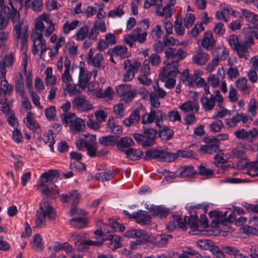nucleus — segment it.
Listing matches in <instances>:
<instances>
[{"mask_svg": "<svg viewBox=\"0 0 258 258\" xmlns=\"http://www.w3.org/2000/svg\"><path fill=\"white\" fill-rule=\"evenodd\" d=\"M62 122L63 124L71 125L72 123L77 119L76 116L74 113L68 112L63 113L61 115Z\"/></svg>", "mask_w": 258, "mask_h": 258, "instance_id": "nucleus-54", "label": "nucleus"}, {"mask_svg": "<svg viewBox=\"0 0 258 258\" xmlns=\"http://www.w3.org/2000/svg\"><path fill=\"white\" fill-rule=\"evenodd\" d=\"M216 45V41L214 40L211 31L205 33L201 41V45L208 50H212Z\"/></svg>", "mask_w": 258, "mask_h": 258, "instance_id": "nucleus-21", "label": "nucleus"}, {"mask_svg": "<svg viewBox=\"0 0 258 258\" xmlns=\"http://www.w3.org/2000/svg\"><path fill=\"white\" fill-rule=\"evenodd\" d=\"M173 7L166 5L163 8H157L156 14L157 16L164 17V19H168L170 18L173 14Z\"/></svg>", "mask_w": 258, "mask_h": 258, "instance_id": "nucleus-29", "label": "nucleus"}, {"mask_svg": "<svg viewBox=\"0 0 258 258\" xmlns=\"http://www.w3.org/2000/svg\"><path fill=\"white\" fill-rule=\"evenodd\" d=\"M222 250L228 254L233 256L235 258H248L240 253L239 250L233 246H224L222 248Z\"/></svg>", "mask_w": 258, "mask_h": 258, "instance_id": "nucleus-35", "label": "nucleus"}, {"mask_svg": "<svg viewBox=\"0 0 258 258\" xmlns=\"http://www.w3.org/2000/svg\"><path fill=\"white\" fill-rule=\"evenodd\" d=\"M43 31L33 29L31 35L33 42L32 52L34 55H36L38 52L39 49L40 50V58L47 49L46 40L43 36Z\"/></svg>", "mask_w": 258, "mask_h": 258, "instance_id": "nucleus-10", "label": "nucleus"}, {"mask_svg": "<svg viewBox=\"0 0 258 258\" xmlns=\"http://www.w3.org/2000/svg\"><path fill=\"white\" fill-rule=\"evenodd\" d=\"M201 103L203 108L205 111H211L215 106L216 100L214 94H210V97L206 94H203L201 98Z\"/></svg>", "mask_w": 258, "mask_h": 258, "instance_id": "nucleus-20", "label": "nucleus"}, {"mask_svg": "<svg viewBox=\"0 0 258 258\" xmlns=\"http://www.w3.org/2000/svg\"><path fill=\"white\" fill-rule=\"evenodd\" d=\"M153 91L150 93V94H154L155 96L163 99L166 95V92L161 88L159 85L158 81H156L153 86Z\"/></svg>", "mask_w": 258, "mask_h": 258, "instance_id": "nucleus-49", "label": "nucleus"}, {"mask_svg": "<svg viewBox=\"0 0 258 258\" xmlns=\"http://www.w3.org/2000/svg\"><path fill=\"white\" fill-rule=\"evenodd\" d=\"M141 66V63L138 61L132 62L130 59H126L123 62V68L125 71L123 74L122 81L127 82L132 81L135 77V73Z\"/></svg>", "mask_w": 258, "mask_h": 258, "instance_id": "nucleus-13", "label": "nucleus"}, {"mask_svg": "<svg viewBox=\"0 0 258 258\" xmlns=\"http://www.w3.org/2000/svg\"><path fill=\"white\" fill-rule=\"evenodd\" d=\"M79 69V85L81 88H85L89 81L91 76V74L88 72L87 70H85L82 66H80Z\"/></svg>", "mask_w": 258, "mask_h": 258, "instance_id": "nucleus-28", "label": "nucleus"}, {"mask_svg": "<svg viewBox=\"0 0 258 258\" xmlns=\"http://www.w3.org/2000/svg\"><path fill=\"white\" fill-rule=\"evenodd\" d=\"M140 110L136 109L131 114L129 117L123 120V124L127 127L138 123L140 119Z\"/></svg>", "mask_w": 258, "mask_h": 258, "instance_id": "nucleus-31", "label": "nucleus"}, {"mask_svg": "<svg viewBox=\"0 0 258 258\" xmlns=\"http://www.w3.org/2000/svg\"><path fill=\"white\" fill-rule=\"evenodd\" d=\"M123 14V6L119 5L115 10L109 11L108 16L111 18L120 17Z\"/></svg>", "mask_w": 258, "mask_h": 258, "instance_id": "nucleus-64", "label": "nucleus"}, {"mask_svg": "<svg viewBox=\"0 0 258 258\" xmlns=\"http://www.w3.org/2000/svg\"><path fill=\"white\" fill-rule=\"evenodd\" d=\"M56 217L54 209L46 201L40 203V207L36 213V225L37 227H42L44 225L47 217L49 220H53Z\"/></svg>", "mask_w": 258, "mask_h": 258, "instance_id": "nucleus-6", "label": "nucleus"}, {"mask_svg": "<svg viewBox=\"0 0 258 258\" xmlns=\"http://www.w3.org/2000/svg\"><path fill=\"white\" fill-rule=\"evenodd\" d=\"M124 236L129 238H139L144 241L151 242L150 234L141 229H133L127 231L124 233Z\"/></svg>", "mask_w": 258, "mask_h": 258, "instance_id": "nucleus-19", "label": "nucleus"}, {"mask_svg": "<svg viewBox=\"0 0 258 258\" xmlns=\"http://www.w3.org/2000/svg\"><path fill=\"white\" fill-rule=\"evenodd\" d=\"M165 56L168 60H171L168 64L178 67V62L184 59L186 56V52L181 48L177 49L170 47H167L164 51Z\"/></svg>", "mask_w": 258, "mask_h": 258, "instance_id": "nucleus-12", "label": "nucleus"}, {"mask_svg": "<svg viewBox=\"0 0 258 258\" xmlns=\"http://www.w3.org/2000/svg\"><path fill=\"white\" fill-rule=\"evenodd\" d=\"M122 151L125 152L126 157L132 160H138L142 154V152L141 150L133 148H129L125 151L122 150Z\"/></svg>", "mask_w": 258, "mask_h": 258, "instance_id": "nucleus-41", "label": "nucleus"}, {"mask_svg": "<svg viewBox=\"0 0 258 258\" xmlns=\"http://www.w3.org/2000/svg\"><path fill=\"white\" fill-rule=\"evenodd\" d=\"M89 27L88 26H83L80 28L76 34L77 40H83L87 37L89 33Z\"/></svg>", "mask_w": 258, "mask_h": 258, "instance_id": "nucleus-58", "label": "nucleus"}, {"mask_svg": "<svg viewBox=\"0 0 258 258\" xmlns=\"http://www.w3.org/2000/svg\"><path fill=\"white\" fill-rule=\"evenodd\" d=\"M1 85L0 89L5 97L10 96L12 91V85L9 84L5 79L1 81Z\"/></svg>", "mask_w": 258, "mask_h": 258, "instance_id": "nucleus-56", "label": "nucleus"}, {"mask_svg": "<svg viewBox=\"0 0 258 258\" xmlns=\"http://www.w3.org/2000/svg\"><path fill=\"white\" fill-rule=\"evenodd\" d=\"M58 173L56 170H49L42 174L40 177L39 182L37 184L38 188L43 187L41 190L43 194L55 198L58 195L56 185L52 186L51 188L47 186L46 183L50 182L53 183L56 182L58 178Z\"/></svg>", "mask_w": 258, "mask_h": 258, "instance_id": "nucleus-4", "label": "nucleus"}, {"mask_svg": "<svg viewBox=\"0 0 258 258\" xmlns=\"http://www.w3.org/2000/svg\"><path fill=\"white\" fill-rule=\"evenodd\" d=\"M142 134L144 138V142L142 143V146L146 147L152 146L156 137V130L151 128H144Z\"/></svg>", "mask_w": 258, "mask_h": 258, "instance_id": "nucleus-18", "label": "nucleus"}, {"mask_svg": "<svg viewBox=\"0 0 258 258\" xmlns=\"http://www.w3.org/2000/svg\"><path fill=\"white\" fill-rule=\"evenodd\" d=\"M103 241H80L76 244L80 250H84L87 248L89 246L93 245L96 246H101L104 244L112 250L121 246L120 243L121 237L117 235L109 234L106 237L103 238Z\"/></svg>", "mask_w": 258, "mask_h": 258, "instance_id": "nucleus-5", "label": "nucleus"}, {"mask_svg": "<svg viewBox=\"0 0 258 258\" xmlns=\"http://www.w3.org/2000/svg\"><path fill=\"white\" fill-rule=\"evenodd\" d=\"M136 221L142 225H149L151 222V217L146 211H139L134 216Z\"/></svg>", "mask_w": 258, "mask_h": 258, "instance_id": "nucleus-23", "label": "nucleus"}, {"mask_svg": "<svg viewBox=\"0 0 258 258\" xmlns=\"http://www.w3.org/2000/svg\"><path fill=\"white\" fill-rule=\"evenodd\" d=\"M99 222L102 224L104 232L106 233L113 232L117 231L122 232L125 230L124 226L115 221H112V224L109 223L106 225L103 224L102 220H100Z\"/></svg>", "mask_w": 258, "mask_h": 258, "instance_id": "nucleus-26", "label": "nucleus"}, {"mask_svg": "<svg viewBox=\"0 0 258 258\" xmlns=\"http://www.w3.org/2000/svg\"><path fill=\"white\" fill-rule=\"evenodd\" d=\"M107 125L110 131L114 134H120L122 132V126L116 123L113 117H110L108 118Z\"/></svg>", "mask_w": 258, "mask_h": 258, "instance_id": "nucleus-33", "label": "nucleus"}, {"mask_svg": "<svg viewBox=\"0 0 258 258\" xmlns=\"http://www.w3.org/2000/svg\"><path fill=\"white\" fill-rule=\"evenodd\" d=\"M151 210L153 212V216H156L160 218L165 217L168 214V210L162 206H153L151 208Z\"/></svg>", "mask_w": 258, "mask_h": 258, "instance_id": "nucleus-45", "label": "nucleus"}, {"mask_svg": "<svg viewBox=\"0 0 258 258\" xmlns=\"http://www.w3.org/2000/svg\"><path fill=\"white\" fill-rule=\"evenodd\" d=\"M116 91L125 103L131 102L137 94L136 89L133 88L131 85L126 84L119 85Z\"/></svg>", "mask_w": 258, "mask_h": 258, "instance_id": "nucleus-14", "label": "nucleus"}, {"mask_svg": "<svg viewBox=\"0 0 258 258\" xmlns=\"http://www.w3.org/2000/svg\"><path fill=\"white\" fill-rule=\"evenodd\" d=\"M181 79L185 85L191 87L194 84V75H189L188 69H185L182 72Z\"/></svg>", "mask_w": 258, "mask_h": 258, "instance_id": "nucleus-46", "label": "nucleus"}, {"mask_svg": "<svg viewBox=\"0 0 258 258\" xmlns=\"http://www.w3.org/2000/svg\"><path fill=\"white\" fill-rule=\"evenodd\" d=\"M165 118L166 115L162 110L151 109L149 113H145L142 115L141 123L143 124H150L155 121L156 126L162 128L163 121Z\"/></svg>", "mask_w": 258, "mask_h": 258, "instance_id": "nucleus-11", "label": "nucleus"}, {"mask_svg": "<svg viewBox=\"0 0 258 258\" xmlns=\"http://www.w3.org/2000/svg\"><path fill=\"white\" fill-rule=\"evenodd\" d=\"M181 17L177 18L174 22V30L178 35H182L184 33V28L182 26Z\"/></svg>", "mask_w": 258, "mask_h": 258, "instance_id": "nucleus-62", "label": "nucleus"}, {"mask_svg": "<svg viewBox=\"0 0 258 258\" xmlns=\"http://www.w3.org/2000/svg\"><path fill=\"white\" fill-rule=\"evenodd\" d=\"M199 171L197 173L201 176L209 178L213 175V171L209 168H206L203 164L198 167Z\"/></svg>", "mask_w": 258, "mask_h": 258, "instance_id": "nucleus-61", "label": "nucleus"}, {"mask_svg": "<svg viewBox=\"0 0 258 258\" xmlns=\"http://www.w3.org/2000/svg\"><path fill=\"white\" fill-rule=\"evenodd\" d=\"M151 242L153 243V245L154 246L158 247H164L166 246L168 241L166 240L165 238L164 234H158L153 239L151 238Z\"/></svg>", "mask_w": 258, "mask_h": 258, "instance_id": "nucleus-39", "label": "nucleus"}, {"mask_svg": "<svg viewBox=\"0 0 258 258\" xmlns=\"http://www.w3.org/2000/svg\"><path fill=\"white\" fill-rule=\"evenodd\" d=\"M45 74L46 85H53L55 84L56 77L52 75V69L51 68H47L45 71Z\"/></svg>", "mask_w": 258, "mask_h": 258, "instance_id": "nucleus-51", "label": "nucleus"}, {"mask_svg": "<svg viewBox=\"0 0 258 258\" xmlns=\"http://www.w3.org/2000/svg\"><path fill=\"white\" fill-rule=\"evenodd\" d=\"M60 198L62 203L72 201V207L70 210L71 216L74 217H82L81 216H84L86 214V212L84 210L76 207L80 199V195L77 190H73L71 192H69L68 194L60 195Z\"/></svg>", "mask_w": 258, "mask_h": 258, "instance_id": "nucleus-9", "label": "nucleus"}, {"mask_svg": "<svg viewBox=\"0 0 258 258\" xmlns=\"http://www.w3.org/2000/svg\"><path fill=\"white\" fill-rule=\"evenodd\" d=\"M209 54L202 51H199L196 55H194L192 61L198 65L203 66L210 59Z\"/></svg>", "mask_w": 258, "mask_h": 258, "instance_id": "nucleus-30", "label": "nucleus"}, {"mask_svg": "<svg viewBox=\"0 0 258 258\" xmlns=\"http://www.w3.org/2000/svg\"><path fill=\"white\" fill-rule=\"evenodd\" d=\"M113 94V90L110 86L108 87L105 90L101 89L96 92V96L98 98H108L111 99Z\"/></svg>", "mask_w": 258, "mask_h": 258, "instance_id": "nucleus-50", "label": "nucleus"}, {"mask_svg": "<svg viewBox=\"0 0 258 258\" xmlns=\"http://www.w3.org/2000/svg\"><path fill=\"white\" fill-rule=\"evenodd\" d=\"M141 31L142 29L140 28H137L134 30L132 34L135 37L136 41L142 43L146 40L147 32L145 31L141 33Z\"/></svg>", "mask_w": 258, "mask_h": 258, "instance_id": "nucleus-44", "label": "nucleus"}, {"mask_svg": "<svg viewBox=\"0 0 258 258\" xmlns=\"http://www.w3.org/2000/svg\"><path fill=\"white\" fill-rule=\"evenodd\" d=\"M16 91L22 97H24L25 90L24 79L21 74H19L16 81Z\"/></svg>", "mask_w": 258, "mask_h": 258, "instance_id": "nucleus-42", "label": "nucleus"}, {"mask_svg": "<svg viewBox=\"0 0 258 258\" xmlns=\"http://www.w3.org/2000/svg\"><path fill=\"white\" fill-rule=\"evenodd\" d=\"M70 224L77 228H82L87 225V219L83 217H75L70 220Z\"/></svg>", "mask_w": 258, "mask_h": 258, "instance_id": "nucleus-37", "label": "nucleus"}, {"mask_svg": "<svg viewBox=\"0 0 258 258\" xmlns=\"http://www.w3.org/2000/svg\"><path fill=\"white\" fill-rule=\"evenodd\" d=\"M209 215L210 217H215V220L218 222L224 223L225 221H228L233 223L236 221V214L234 212L229 214L227 219H226L227 212L223 214L222 212L214 211L210 212Z\"/></svg>", "mask_w": 258, "mask_h": 258, "instance_id": "nucleus-17", "label": "nucleus"}, {"mask_svg": "<svg viewBox=\"0 0 258 258\" xmlns=\"http://www.w3.org/2000/svg\"><path fill=\"white\" fill-rule=\"evenodd\" d=\"M163 34V31L162 29L161 26L157 25L152 29L151 32L150 33V35L152 37V38L157 40L160 39Z\"/></svg>", "mask_w": 258, "mask_h": 258, "instance_id": "nucleus-60", "label": "nucleus"}, {"mask_svg": "<svg viewBox=\"0 0 258 258\" xmlns=\"http://www.w3.org/2000/svg\"><path fill=\"white\" fill-rule=\"evenodd\" d=\"M79 21L78 20H74L71 23L68 21L66 22L62 26V31L64 34H68L72 30L76 29L78 26Z\"/></svg>", "mask_w": 258, "mask_h": 258, "instance_id": "nucleus-55", "label": "nucleus"}, {"mask_svg": "<svg viewBox=\"0 0 258 258\" xmlns=\"http://www.w3.org/2000/svg\"><path fill=\"white\" fill-rule=\"evenodd\" d=\"M176 176L181 178H191L197 174V171L192 166L181 167L176 171Z\"/></svg>", "mask_w": 258, "mask_h": 258, "instance_id": "nucleus-22", "label": "nucleus"}, {"mask_svg": "<svg viewBox=\"0 0 258 258\" xmlns=\"http://www.w3.org/2000/svg\"><path fill=\"white\" fill-rule=\"evenodd\" d=\"M70 127L71 130L74 132H80L85 127V122L82 119L77 118Z\"/></svg>", "mask_w": 258, "mask_h": 258, "instance_id": "nucleus-59", "label": "nucleus"}, {"mask_svg": "<svg viewBox=\"0 0 258 258\" xmlns=\"http://www.w3.org/2000/svg\"><path fill=\"white\" fill-rule=\"evenodd\" d=\"M11 9L8 6H5L0 10V30H4L7 28L9 23V19H11L14 25L16 45L18 46L19 40H21V49H25L28 34L27 30L21 33L23 22L20 19V13L13 5H11Z\"/></svg>", "mask_w": 258, "mask_h": 258, "instance_id": "nucleus-1", "label": "nucleus"}, {"mask_svg": "<svg viewBox=\"0 0 258 258\" xmlns=\"http://www.w3.org/2000/svg\"><path fill=\"white\" fill-rule=\"evenodd\" d=\"M90 62V64L95 68L104 67L105 62L102 54L101 53L96 54Z\"/></svg>", "mask_w": 258, "mask_h": 258, "instance_id": "nucleus-47", "label": "nucleus"}, {"mask_svg": "<svg viewBox=\"0 0 258 258\" xmlns=\"http://www.w3.org/2000/svg\"><path fill=\"white\" fill-rule=\"evenodd\" d=\"M213 53L216 55L215 58L219 61L225 60L228 55V51L224 47L216 48Z\"/></svg>", "mask_w": 258, "mask_h": 258, "instance_id": "nucleus-52", "label": "nucleus"}, {"mask_svg": "<svg viewBox=\"0 0 258 258\" xmlns=\"http://www.w3.org/2000/svg\"><path fill=\"white\" fill-rule=\"evenodd\" d=\"M195 153L193 150H179L176 153L167 152L165 149L158 148L146 151L144 159L145 160L157 159L160 162H171L178 157L187 158H195Z\"/></svg>", "mask_w": 258, "mask_h": 258, "instance_id": "nucleus-2", "label": "nucleus"}, {"mask_svg": "<svg viewBox=\"0 0 258 258\" xmlns=\"http://www.w3.org/2000/svg\"><path fill=\"white\" fill-rule=\"evenodd\" d=\"M179 108L184 112L192 111L197 113L199 109V105L197 101L190 100L180 105Z\"/></svg>", "mask_w": 258, "mask_h": 258, "instance_id": "nucleus-24", "label": "nucleus"}, {"mask_svg": "<svg viewBox=\"0 0 258 258\" xmlns=\"http://www.w3.org/2000/svg\"><path fill=\"white\" fill-rule=\"evenodd\" d=\"M72 105L74 108L81 112H88L94 108L93 105L84 95H81L74 98Z\"/></svg>", "mask_w": 258, "mask_h": 258, "instance_id": "nucleus-15", "label": "nucleus"}, {"mask_svg": "<svg viewBox=\"0 0 258 258\" xmlns=\"http://www.w3.org/2000/svg\"><path fill=\"white\" fill-rule=\"evenodd\" d=\"M247 80L244 78H241L238 79L236 82V86L237 88L244 93L249 92L250 86L247 85Z\"/></svg>", "mask_w": 258, "mask_h": 258, "instance_id": "nucleus-48", "label": "nucleus"}, {"mask_svg": "<svg viewBox=\"0 0 258 258\" xmlns=\"http://www.w3.org/2000/svg\"><path fill=\"white\" fill-rule=\"evenodd\" d=\"M248 46L243 42H241L234 50L236 51L237 54L239 58H243L245 60H247L248 59Z\"/></svg>", "mask_w": 258, "mask_h": 258, "instance_id": "nucleus-38", "label": "nucleus"}, {"mask_svg": "<svg viewBox=\"0 0 258 258\" xmlns=\"http://www.w3.org/2000/svg\"><path fill=\"white\" fill-rule=\"evenodd\" d=\"M43 140L45 144L49 143V147L50 150L53 152V145L54 144L53 133L51 131H49L47 133L44 134Z\"/></svg>", "mask_w": 258, "mask_h": 258, "instance_id": "nucleus-53", "label": "nucleus"}, {"mask_svg": "<svg viewBox=\"0 0 258 258\" xmlns=\"http://www.w3.org/2000/svg\"><path fill=\"white\" fill-rule=\"evenodd\" d=\"M230 13V9L227 6H224L223 8L221 7L220 11H217L216 13L215 16L218 20L227 22L229 21L228 19V14Z\"/></svg>", "mask_w": 258, "mask_h": 258, "instance_id": "nucleus-43", "label": "nucleus"}, {"mask_svg": "<svg viewBox=\"0 0 258 258\" xmlns=\"http://www.w3.org/2000/svg\"><path fill=\"white\" fill-rule=\"evenodd\" d=\"M64 72L62 74L61 80L66 84V87L70 86V82L72 81V77L70 73L71 61L68 57L65 58L64 62Z\"/></svg>", "mask_w": 258, "mask_h": 258, "instance_id": "nucleus-27", "label": "nucleus"}, {"mask_svg": "<svg viewBox=\"0 0 258 258\" xmlns=\"http://www.w3.org/2000/svg\"><path fill=\"white\" fill-rule=\"evenodd\" d=\"M42 239L40 234H36L32 243V247L36 250H41L43 248Z\"/></svg>", "mask_w": 258, "mask_h": 258, "instance_id": "nucleus-57", "label": "nucleus"}, {"mask_svg": "<svg viewBox=\"0 0 258 258\" xmlns=\"http://www.w3.org/2000/svg\"><path fill=\"white\" fill-rule=\"evenodd\" d=\"M25 6L31 8L35 12H40L43 7L42 0H25Z\"/></svg>", "mask_w": 258, "mask_h": 258, "instance_id": "nucleus-34", "label": "nucleus"}, {"mask_svg": "<svg viewBox=\"0 0 258 258\" xmlns=\"http://www.w3.org/2000/svg\"><path fill=\"white\" fill-rule=\"evenodd\" d=\"M50 17L49 14L43 13L36 18L33 29L43 31L44 36L48 37L55 30V24Z\"/></svg>", "mask_w": 258, "mask_h": 258, "instance_id": "nucleus-7", "label": "nucleus"}, {"mask_svg": "<svg viewBox=\"0 0 258 258\" xmlns=\"http://www.w3.org/2000/svg\"><path fill=\"white\" fill-rule=\"evenodd\" d=\"M208 207L207 203H202L190 207V216H185L182 220L181 217L178 215H173V220L176 223L179 228L185 230L186 229V225L191 229H197L199 227L198 217L195 214L194 210L204 208L205 212Z\"/></svg>", "mask_w": 258, "mask_h": 258, "instance_id": "nucleus-3", "label": "nucleus"}, {"mask_svg": "<svg viewBox=\"0 0 258 258\" xmlns=\"http://www.w3.org/2000/svg\"><path fill=\"white\" fill-rule=\"evenodd\" d=\"M127 49L126 46L118 45L113 49H109L107 53L111 55L115 54L122 58L128 57L129 55L127 54Z\"/></svg>", "mask_w": 258, "mask_h": 258, "instance_id": "nucleus-32", "label": "nucleus"}, {"mask_svg": "<svg viewBox=\"0 0 258 258\" xmlns=\"http://www.w3.org/2000/svg\"><path fill=\"white\" fill-rule=\"evenodd\" d=\"M257 100L255 98H252L250 99L249 103L248 106L247 111L250 113V117L252 119V117L255 116L256 114V108H257ZM250 117V116H249Z\"/></svg>", "mask_w": 258, "mask_h": 258, "instance_id": "nucleus-63", "label": "nucleus"}, {"mask_svg": "<svg viewBox=\"0 0 258 258\" xmlns=\"http://www.w3.org/2000/svg\"><path fill=\"white\" fill-rule=\"evenodd\" d=\"M179 73L178 67L167 64L163 67L160 71L159 78L162 82L165 83V86L171 89L174 87L176 83L175 77Z\"/></svg>", "mask_w": 258, "mask_h": 258, "instance_id": "nucleus-8", "label": "nucleus"}, {"mask_svg": "<svg viewBox=\"0 0 258 258\" xmlns=\"http://www.w3.org/2000/svg\"><path fill=\"white\" fill-rule=\"evenodd\" d=\"M252 120L253 119L251 117H249L248 116L243 113H237L231 118L227 119L226 121V124L229 127H234L240 121H241L243 123H246L247 122H251Z\"/></svg>", "mask_w": 258, "mask_h": 258, "instance_id": "nucleus-16", "label": "nucleus"}, {"mask_svg": "<svg viewBox=\"0 0 258 258\" xmlns=\"http://www.w3.org/2000/svg\"><path fill=\"white\" fill-rule=\"evenodd\" d=\"M26 120V126L30 130L35 131L37 133H40L41 130L39 124L34 119L33 114L29 111L27 112Z\"/></svg>", "mask_w": 258, "mask_h": 258, "instance_id": "nucleus-25", "label": "nucleus"}, {"mask_svg": "<svg viewBox=\"0 0 258 258\" xmlns=\"http://www.w3.org/2000/svg\"><path fill=\"white\" fill-rule=\"evenodd\" d=\"M134 143L133 139L128 137H125L121 138L119 141L118 140V137L117 136V142L116 145L117 147L121 150L123 148H128L134 145Z\"/></svg>", "mask_w": 258, "mask_h": 258, "instance_id": "nucleus-40", "label": "nucleus"}, {"mask_svg": "<svg viewBox=\"0 0 258 258\" xmlns=\"http://www.w3.org/2000/svg\"><path fill=\"white\" fill-rule=\"evenodd\" d=\"M117 136L109 135L99 139V143L103 146H113L116 144Z\"/></svg>", "mask_w": 258, "mask_h": 258, "instance_id": "nucleus-36", "label": "nucleus"}]
</instances>
